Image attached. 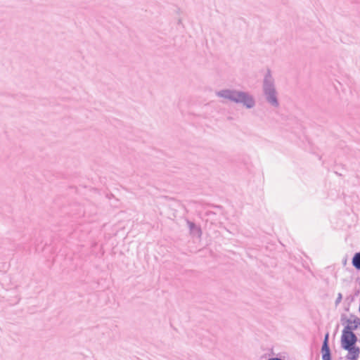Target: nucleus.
I'll return each mask as SVG.
<instances>
[{
  "label": "nucleus",
  "instance_id": "obj_3",
  "mask_svg": "<svg viewBox=\"0 0 360 360\" xmlns=\"http://www.w3.org/2000/svg\"><path fill=\"white\" fill-rule=\"evenodd\" d=\"M328 334H326L322 346V359L323 360H330V349L328 345Z\"/></svg>",
  "mask_w": 360,
  "mask_h": 360
},
{
  "label": "nucleus",
  "instance_id": "obj_4",
  "mask_svg": "<svg viewBox=\"0 0 360 360\" xmlns=\"http://www.w3.org/2000/svg\"><path fill=\"white\" fill-rule=\"evenodd\" d=\"M353 265L358 269H360V253H356L352 259Z\"/></svg>",
  "mask_w": 360,
  "mask_h": 360
},
{
  "label": "nucleus",
  "instance_id": "obj_1",
  "mask_svg": "<svg viewBox=\"0 0 360 360\" xmlns=\"http://www.w3.org/2000/svg\"><path fill=\"white\" fill-rule=\"evenodd\" d=\"M340 342L342 347L348 352L349 359L356 360L359 354V349L355 347L357 338L349 326L342 330Z\"/></svg>",
  "mask_w": 360,
  "mask_h": 360
},
{
  "label": "nucleus",
  "instance_id": "obj_5",
  "mask_svg": "<svg viewBox=\"0 0 360 360\" xmlns=\"http://www.w3.org/2000/svg\"><path fill=\"white\" fill-rule=\"evenodd\" d=\"M269 100L273 104H276V98L274 96H270Z\"/></svg>",
  "mask_w": 360,
  "mask_h": 360
},
{
  "label": "nucleus",
  "instance_id": "obj_2",
  "mask_svg": "<svg viewBox=\"0 0 360 360\" xmlns=\"http://www.w3.org/2000/svg\"><path fill=\"white\" fill-rule=\"evenodd\" d=\"M218 95L235 102L243 103L248 108H251L254 104L252 98L243 92L224 90L219 92Z\"/></svg>",
  "mask_w": 360,
  "mask_h": 360
}]
</instances>
